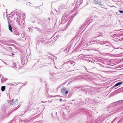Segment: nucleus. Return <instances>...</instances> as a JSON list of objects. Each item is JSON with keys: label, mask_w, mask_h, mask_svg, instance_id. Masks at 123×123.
<instances>
[{"label": "nucleus", "mask_w": 123, "mask_h": 123, "mask_svg": "<svg viewBox=\"0 0 123 123\" xmlns=\"http://www.w3.org/2000/svg\"><path fill=\"white\" fill-rule=\"evenodd\" d=\"M94 2L97 5H98L101 7L105 8V6L104 5L103 2L100 0H95Z\"/></svg>", "instance_id": "f257e3e1"}, {"label": "nucleus", "mask_w": 123, "mask_h": 123, "mask_svg": "<svg viewBox=\"0 0 123 123\" xmlns=\"http://www.w3.org/2000/svg\"><path fill=\"white\" fill-rule=\"evenodd\" d=\"M18 104L17 100H13L12 102V104L14 105H17Z\"/></svg>", "instance_id": "f03ea898"}, {"label": "nucleus", "mask_w": 123, "mask_h": 123, "mask_svg": "<svg viewBox=\"0 0 123 123\" xmlns=\"http://www.w3.org/2000/svg\"><path fill=\"white\" fill-rule=\"evenodd\" d=\"M9 30H10L11 32H13V31L12 29V27L10 25V24H9Z\"/></svg>", "instance_id": "7ed1b4c3"}, {"label": "nucleus", "mask_w": 123, "mask_h": 123, "mask_svg": "<svg viewBox=\"0 0 123 123\" xmlns=\"http://www.w3.org/2000/svg\"><path fill=\"white\" fill-rule=\"evenodd\" d=\"M66 91V88H62V89L61 91L62 93H64Z\"/></svg>", "instance_id": "20e7f679"}, {"label": "nucleus", "mask_w": 123, "mask_h": 123, "mask_svg": "<svg viewBox=\"0 0 123 123\" xmlns=\"http://www.w3.org/2000/svg\"><path fill=\"white\" fill-rule=\"evenodd\" d=\"M5 89V86H2L1 87V90L2 91H4Z\"/></svg>", "instance_id": "39448f33"}, {"label": "nucleus", "mask_w": 123, "mask_h": 123, "mask_svg": "<svg viewBox=\"0 0 123 123\" xmlns=\"http://www.w3.org/2000/svg\"><path fill=\"white\" fill-rule=\"evenodd\" d=\"M76 14H73L71 16V19L72 20H73V19L74 18L75 16H76Z\"/></svg>", "instance_id": "423d86ee"}, {"label": "nucleus", "mask_w": 123, "mask_h": 123, "mask_svg": "<svg viewBox=\"0 0 123 123\" xmlns=\"http://www.w3.org/2000/svg\"><path fill=\"white\" fill-rule=\"evenodd\" d=\"M118 118L117 117L114 119L111 122V123H113L116 120V119H117Z\"/></svg>", "instance_id": "0eeeda50"}, {"label": "nucleus", "mask_w": 123, "mask_h": 123, "mask_svg": "<svg viewBox=\"0 0 123 123\" xmlns=\"http://www.w3.org/2000/svg\"><path fill=\"white\" fill-rule=\"evenodd\" d=\"M119 85V84L118 83H116V84L114 85V86H118Z\"/></svg>", "instance_id": "6e6552de"}, {"label": "nucleus", "mask_w": 123, "mask_h": 123, "mask_svg": "<svg viewBox=\"0 0 123 123\" xmlns=\"http://www.w3.org/2000/svg\"><path fill=\"white\" fill-rule=\"evenodd\" d=\"M118 83L119 84V85H120L121 84H122L123 83V82L121 81V82H118Z\"/></svg>", "instance_id": "1a4fd4ad"}, {"label": "nucleus", "mask_w": 123, "mask_h": 123, "mask_svg": "<svg viewBox=\"0 0 123 123\" xmlns=\"http://www.w3.org/2000/svg\"><path fill=\"white\" fill-rule=\"evenodd\" d=\"M123 101V100H120L119 101H117L116 102H115L114 103H116V102H120V101L122 102V101Z\"/></svg>", "instance_id": "9d476101"}, {"label": "nucleus", "mask_w": 123, "mask_h": 123, "mask_svg": "<svg viewBox=\"0 0 123 123\" xmlns=\"http://www.w3.org/2000/svg\"><path fill=\"white\" fill-rule=\"evenodd\" d=\"M119 12L120 13H123V11L122 10H119Z\"/></svg>", "instance_id": "9b49d317"}, {"label": "nucleus", "mask_w": 123, "mask_h": 123, "mask_svg": "<svg viewBox=\"0 0 123 123\" xmlns=\"http://www.w3.org/2000/svg\"><path fill=\"white\" fill-rule=\"evenodd\" d=\"M72 20H72L71 18V19L69 21L68 23H70L71 22Z\"/></svg>", "instance_id": "f8f14e48"}, {"label": "nucleus", "mask_w": 123, "mask_h": 123, "mask_svg": "<svg viewBox=\"0 0 123 123\" xmlns=\"http://www.w3.org/2000/svg\"><path fill=\"white\" fill-rule=\"evenodd\" d=\"M68 91H65V94H67L68 93Z\"/></svg>", "instance_id": "ddd939ff"}, {"label": "nucleus", "mask_w": 123, "mask_h": 123, "mask_svg": "<svg viewBox=\"0 0 123 123\" xmlns=\"http://www.w3.org/2000/svg\"><path fill=\"white\" fill-rule=\"evenodd\" d=\"M83 2V0H81L80 1V3H81V4Z\"/></svg>", "instance_id": "4468645a"}, {"label": "nucleus", "mask_w": 123, "mask_h": 123, "mask_svg": "<svg viewBox=\"0 0 123 123\" xmlns=\"http://www.w3.org/2000/svg\"><path fill=\"white\" fill-rule=\"evenodd\" d=\"M59 100L60 101H62V98H60V99Z\"/></svg>", "instance_id": "2eb2a0df"}, {"label": "nucleus", "mask_w": 123, "mask_h": 123, "mask_svg": "<svg viewBox=\"0 0 123 123\" xmlns=\"http://www.w3.org/2000/svg\"><path fill=\"white\" fill-rule=\"evenodd\" d=\"M100 35H99L98 36H95V37H100Z\"/></svg>", "instance_id": "dca6fc26"}, {"label": "nucleus", "mask_w": 123, "mask_h": 123, "mask_svg": "<svg viewBox=\"0 0 123 123\" xmlns=\"http://www.w3.org/2000/svg\"><path fill=\"white\" fill-rule=\"evenodd\" d=\"M96 122H98V120H96ZM99 121V122H100V121Z\"/></svg>", "instance_id": "f3484780"}, {"label": "nucleus", "mask_w": 123, "mask_h": 123, "mask_svg": "<svg viewBox=\"0 0 123 123\" xmlns=\"http://www.w3.org/2000/svg\"><path fill=\"white\" fill-rule=\"evenodd\" d=\"M93 42V41H91L90 42V43H92V42Z\"/></svg>", "instance_id": "a211bd4d"}, {"label": "nucleus", "mask_w": 123, "mask_h": 123, "mask_svg": "<svg viewBox=\"0 0 123 123\" xmlns=\"http://www.w3.org/2000/svg\"><path fill=\"white\" fill-rule=\"evenodd\" d=\"M12 55H14V54H13V53H12Z\"/></svg>", "instance_id": "6ab92c4d"}, {"label": "nucleus", "mask_w": 123, "mask_h": 123, "mask_svg": "<svg viewBox=\"0 0 123 123\" xmlns=\"http://www.w3.org/2000/svg\"><path fill=\"white\" fill-rule=\"evenodd\" d=\"M116 87V86H113L112 87V88H114V87Z\"/></svg>", "instance_id": "aec40b11"}, {"label": "nucleus", "mask_w": 123, "mask_h": 123, "mask_svg": "<svg viewBox=\"0 0 123 123\" xmlns=\"http://www.w3.org/2000/svg\"><path fill=\"white\" fill-rule=\"evenodd\" d=\"M55 58L56 59L57 58L56 56L55 57Z\"/></svg>", "instance_id": "412c9836"}, {"label": "nucleus", "mask_w": 123, "mask_h": 123, "mask_svg": "<svg viewBox=\"0 0 123 123\" xmlns=\"http://www.w3.org/2000/svg\"><path fill=\"white\" fill-rule=\"evenodd\" d=\"M122 88H120V90H122Z\"/></svg>", "instance_id": "4be33fe9"}, {"label": "nucleus", "mask_w": 123, "mask_h": 123, "mask_svg": "<svg viewBox=\"0 0 123 123\" xmlns=\"http://www.w3.org/2000/svg\"><path fill=\"white\" fill-rule=\"evenodd\" d=\"M120 30H117V31H120Z\"/></svg>", "instance_id": "5701e85b"}, {"label": "nucleus", "mask_w": 123, "mask_h": 123, "mask_svg": "<svg viewBox=\"0 0 123 123\" xmlns=\"http://www.w3.org/2000/svg\"><path fill=\"white\" fill-rule=\"evenodd\" d=\"M49 20H50V18H49Z\"/></svg>", "instance_id": "b1692460"}, {"label": "nucleus", "mask_w": 123, "mask_h": 123, "mask_svg": "<svg viewBox=\"0 0 123 123\" xmlns=\"http://www.w3.org/2000/svg\"><path fill=\"white\" fill-rule=\"evenodd\" d=\"M118 89H117V90Z\"/></svg>", "instance_id": "393cba45"}, {"label": "nucleus", "mask_w": 123, "mask_h": 123, "mask_svg": "<svg viewBox=\"0 0 123 123\" xmlns=\"http://www.w3.org/2000/svg\"><path fill=\"white\" fill-rule=\"evenodd\" d=\"M56 40L55 41H56Z\"/></svg>", "instance_id": "a878e982"}, {"label": "nucleus", "mask_w": 123, "mask_h": 123, "mask_svg": "<svg viewBox=\"0 0 123 123\" xmlns=\"http://www.w3.org/2000/svg\"><path fill=\"white\" fill-rule=\"evenodd\" d=\"M56 96H54V97H56Z\"/></svg>", "instance_id": "bb28decb"}]
</instances>
